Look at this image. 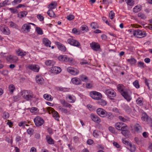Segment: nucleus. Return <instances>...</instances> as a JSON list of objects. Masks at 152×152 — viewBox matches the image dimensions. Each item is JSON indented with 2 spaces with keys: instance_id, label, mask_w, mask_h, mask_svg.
<instances>
[{
  "instance_id": "f257e3e1",
  "label": "nucleus",
  "mask_w": 152,
  "mask_h": 152,
  "mask_svg": "<svg viewBox=\"0 0 152 152\" xmlns=\"http://www.w3.org/2000/svg\"><path fill=\"white\" fill-rule=\"evenodd\" d=\"M21 95L24 99L27 101L31 100L34 96L31 91L28 90L23 91L21 92Z\"/></svg>"
},
{
  "instance_id": "f03ea898",
  "label": "nucleus",
  "mask_w": 152,
  "mask_h": 152,
  "mask_svg": "<svg viewBox=\"0 0 152 152\" xmlns=\"http://www.w3.org/2000/svg\"><path fill=\"white\" fill-rule=\"evenodd\" d=\"M89 95L93 99L97 100L101 99L102 97V95L100 93L94 91L90 92Z\"/></svg>"
},
{
  "instance_id": "7ed1b4c3",
  "label": "nucleus",
  "mask_w": 152,
  "mask_h": 152,
  "mask_svg": "<svg viewBox=\"0 0 152 152\" xmlns=\"http://www.w3.org/2000/svg\"><path fill=\"white\" fill-rule=\"evenodd\" d=\"M47 108L48 112L49 114L52 113L53 117L57 121H58L59 116L58 113L50 107H48Z\"/></svg>"
},
{
  "instance_id": "20e7f679",
  "label": "nucleus",
  "mask_w": 152,
  "mask_h": 152,
  "mask_svg": "<svg viewBox=\"0 0 152 152\" xmlns=\"http://www.w3.org/2000/svg\"><path fill=\"white\" fill-rule=\"evenodd\" d=\"M141 119L142 121H145L148 124H151L152 123V118L145 113H142Z\"/></svg>"
},
{
  "instance_id": "39448f33",
  "label": "nucleus",
  "mask_w": 152,
  "mask_h": 152,
  "mask_svg": "<svg viewBox=\"0 0 152 152\" xmlns=\"http://www.w3.org/2000/svg\"><path fill=\"white\" fill-rule=\"evenodd\" d=\"M35 124L36 126H39L42 125L44 123V120L39 116H37L34 119Z\"/></svg>"
},
{
  "instance_id": "423d86ee",
  "label": "nucleus",
  "mask_w": 152,
  "mask_h": 152,
  "mask_svg": "<svg viewBox=\"0 0 152 152\" xmlns=\"http://www.w3.org/2000/svg\"><path fill=\"white\" fill-rule=\"evenodd\" d=\"M133 34L134 36L139 38L144 37L146 35V34L144 31L140 30L134 31Z\"/></svg>"
},
{
  "instance_id": "0eeeda50",
  "label": "nucleus",
  "mask_w": 152,
  "mask_h": 152,
  "mask_svg": "<svg viewBox=\"0 0 152 152\" xmlns=\"http://www.w3.org/2000/svg\"><path fill=\"white\" fill-rule=\"evenodd\" d=\"M58 59L61 61L66 62H69L71 63L72 60V58H70L65 55H62L59 56L58 57Z\"/></svg>"
},
{
  "instance_id": "6e6552de",
  "label": "nucleus",
  "mask_w": 152,
  "mask_h": 152,
  "mask_svg": "<svg viewBox=\"0 0 152 152\" xmlns=\"http://www.w3.org/2000/svg\"><path fill=\"white\" fill-rule=\"evenodd\" d=\"M6 59L10 63H16L18 60L17 57L11 55L7 56Z\"/></svg>"
},
{
  "instance_id": "1a4fd4ad",
  "label": "nucleus",
  "mask_w": 152,
  "mask_h": 152,
  "mask_svg": "<svg viewBox=\"0 0 152 152\" xmlns=\"http://www.w3.org/2000/svg\"><path fill=\"white\" fill-rule=\"evenodd\" d=\"M67 42L70 45L75 46L79 47L80 45V43L78 41L73 39H68Z\"/></svg>"
},
{
  "instance_id": "9d476101",
  "label": "nucleus",
  "mask_w": 152,
  "mask_h": 152,
  "mask_svg": "<svg viewBox=\"0 0 152 152\" xmlns=\"http://www.w3.org/2000/svg\"><path fill=\"white\" fill-rule=\"evenodd\" d=\"M105 93L108 96L110 97H115L116 96V94L115 91L110 89H106Z\"/></svg>"
},
{
  "instance_id": "9b49d317",
  "label": "nucleus",
  "mask_w": 152,
  "mask_h": 152,
  "mask_svg": "<svg viewBox=\"0 0 152 152\" xmlns=\"http://www.w3.org/2000/svg\"><path fill=\"white\" fill-rule=\"evenodd\" d=\"M50 72L51 73L58 74L60 73L61 71V69L59 67H57L53 66L50 68Z\"/></svg>"
},
{
  "instance_id": "f8f14e48",
  "label": "nucleus",
  "mask_w": 152,
  "mask_h": 152,
  "mask_svg": "<svg viewBox=\"0 0 152 152\" xmlns=\"http://www.w3.org/2000/svg\"><path fill=\"white\" fill-rule=\"evenodd\" d=\"M67 70L69 73L74 75H77L79 73V71L78 70H77L76 69L74 68L71 67L67 68Z\"/></svg>"
},
{
  "instance_id": "ddd939ff",
  "label": "nucleus",
  "mask_w": 152,
  "mask_h": 152,
  "mask_svg": "<svg viewBox=\"0 0 152 152\" xmlns=\"http://www.w3.org/2000/svg\"><path fill=\"white\" fill-rule=\"evenodd\" d=\"M31 28L30 25L26 23L22 26L21 29L23 32L27 33L30 31Z\"/></svg>"
},
{
  "instance_id": "4468645a",
  "label": "nucleus",
  "mask_w": 152,
  "mask_h": 152,
  "mask_svg": "<svg viewBox=\"0 0 152 152\" xmlns=\"http://www.w3.org/2000/svg\"><path fill=\"white\" fill-rule=\"evenodd\" d=\"M107 111L101 108H98L96 110L97 114L100 116L102 117H105V113Z\"/></svg>"
},
{
  "instance_id": "2eb2a0df",
  "label": "nucleus",
  "mask_w": 152,
  "mask_h": 152,
  "mask_svg": "<svg viewBox=\"0 0 152 152\" xmlns=\"http://www.w3.org/2000/svg\"><path fill=\"white\" fill-rule=\"evenodd\" d=\"M90 45L92 49L96 51H98L100 48V46L98 43L94 42L91 43Z\"/></svg>"
},
{
  "instance_id": "dca6fc26",
  "label": "nucleus",
  "mask_w": 152,
  "mask_h": 152,
  "mask_svg": "<svg viewBox=\"0 0 152 152\" xmlns=\"http://www.w3.org/2000/svg\"><path fill=\"white\" fill-rule=\"evenodd\" d=\"M28 67L30 69L36 72H38L40 68L38 65H29Z\"/></svg>"
},
{
  "instance_id": "f3484780",
  "label": "nucleus",
  "mask_w": 152,
  "mask_h": 152,
  "mask_svg": "<svg viewBox=\"0 0 152 152\" xmlns=\"http://www.w3.org/2000/svg\"><path fill=\"white\" fill-rule=\"evenodd\" d=\"M121 94L125 99L128 101H130L132 99L130 95L127 91H124V92H122Z\"/></svg>"
},
{
  "instance_id": "a211bd4d",
  "label": "nucleus",
  "mask_w": 152,
  "mask_h": 152,
  "mask_svg": "<svg viewBox=\"0 0 152 152\" xmlns=\"http://www.w3.org/2000/svg\"><path fill=\"white\" fill-rule=\"evenodd\" d=\"M55 44L57 46L59 50L63 52L66 51V48L64 45L58 42H56Z\"/></svg>"
},
{
  "instance_id": "6ab92c4d",
  "label": "nucleus",
  "mask_w": 152,
  "mask_h": 152,
  "mask_svg": "<svg viewBox=\"0 0 152 152\" xmlns=\"http://www.w3.org/2000/svg\"><path fill=\"white\" fill-rule=\"evenodd\" d=\"M91 117L92 120L96 123H99L101 122L100 118L97 116L93 114H91Z\"/></svg>"
},
{
  "instance_id": "aec40b11",
  "label": "nucleus",
  "mask_w": 152,
  "mask_h": 152,
  "mask_svg": "<svg viewBox=\"0 0 152 152\" xmlns=\"http://www.w3.org/2000/svg\"><path fill=\"white\" fill-rule=\"evenodd\" d=\"M71 80L72 83L75 85L80 84L81 83L80 80L78 78H73Z\"/></svg>"
},
{
  "instance_id": "412c9836",
  "label": "nucleus",
  "mask_w": 152,
  "mask_h": 152,
  "mask_svg": "<svg viewBox=\"0 0 152 152\" xmlns=\"http://www.w3.org/2000/svg\"><path fill=\"white\" fill-rule=\"evenodd\" d=\"M1 30L4 34L8 35L10 34V31L7 27L2 28H1Z\"/></svg>"
},
{
  "instance_id": "4be33fe9",
  "label": "nucleus",
  "mask_w": 152,
  "mask_h": 152,
  "mask_svg": "<svg viewBox=\"0 0 152 152\" xmlns=\"http://www.w3.org/2000/svg\"><path fill=\"white\" fill-rule=\"evenodd\" d=\"M57 3L56 2H52L50 4L48 5V7L49 8V10H52L57 7Z\"/></svg>"
},
{
  "instance_id": "5701e85b",
  "label": "nucleus",
  "mask_w": 152,
  "mask_h": 152,
  "mask_svg": "<svg viewBox=\"0 0 152 152\" xmlns=\"http://www.w3.org/2000/svg\"><path fill=\"white\" fill-rule=\"evenodd\" d=\"M45 63L46 65L49 66H53L55 64V61L51 60H47L45 62Z\"/></svg>"
},
{
  "instance_id": "b1692460",
  "label": "nucleus",
  "mask_w": 152,
  "mask_h": 152,
  "mask_svg": "<svg viewBox=\"0 0 152 152\" xmlns=\"http://www.w3.org/2000/svg\"><path fill=\"white\" fill-rule=\"evenodd\" d=\"M142 130V127L139 124H137L134 125V130L137 132H140Z\"/></svg>"
},
{
  "instance_id": "393cba45",
  "label": "nucleus",
  "mask_w": 152,
  "mask_h": 152,
  "mask_svg": "<svg viewBox=\"0 0 152 152\" xmlns=\"http://www.w3.org/2000/svg\"><path fill=\"white\" fill-rule=\"evenodd\" d=\"M43 44L45 45L46 46H49V47H50V42L46 38H44L43 39Z\"/></svg>"
},
{
  "instance_id": "a878e982",
  "label": "nucleus",
  "mask_w": 152,
  "mask_h": 152,
  "mask_svg": "<svg viewBox=\"0 0 152 152\" xmlns=\"http://www.w3.org/2000/svg\"><path fill=\"white\" fill-rule=\"evenodd\" d=\"M27 14L28 12L26 11H22L18 14V17L21 18L26 17Z\"/></svg>"
},
{
  "instance_id": "bb28decb",
  "label": "nucleus",
  "mask_w": 152,
  "mask_h": 152,
  "mask_svg": "<svg viewBox=\"0 0 152 152\" xmlns=\"http://www.w3.org/2000/svg\"><path fill=\"white\" fill-rule=\"evenodd\" d=\"M124 123H117L115 125V127L117 129L120 130L122 126L124 125Z\"/></svg>"
},
{
  "instance_id": "cd10ccee",
  "label": "nucleus",
  "mask_w": 152,
  "mask_h": 152,
  "mask_svg": "<svg viewBox=\"0 0 152 152\" xmlns=\"http://www.w3.org/2000/svg\"><path fill=\"white\" fill-rule=\"evenodd\" d=\"M36 80L38 84H42L43 83V79L41 76H37Z\"/></svg>"
},
{
  "instance_id": "c85d7f7f",
  "label": "nucleus",
  "mask_w": 152,
  "mask_h": 152,
  "mask_svg": "<svg viewBox=\"0 0 152 152\" xmlns=\"http://www.w3.org/2000/svg\"><path fill=\"white\" fill-rule=\"evenodd\" d=\"M58 109L62 113H66L67 114H69L70 113V112L68 111L67 110L61 107L60 106L58 107Z\"/></svg>"
},
{
  "instance_id": "c756f323",
  "label": "nucleus",
  "mask_w": 152,
  "mask_h": 152,
  "mask_svg": "<svg viewBox=\"0 0 152 152\" xmlns=\"http://www.w3.org/2000/svg\"><path fill=\"white\" fill-rule=\"evenodd\" d=\"M46 139L47 142L49 144H53L54 142L53 139L49 136H47Z\"/></svg>"
},
{
  "instance_id": "7c9ffc66",
  "label": "nucleus",
  "mask_w": 152,
  "mask_h": 152,
  "mask_svg": "<svg viewBox=\"0 0 152 152\" xmlns=\"http://www.w3.org/2000/svg\"><path fill=\"white\" fill-rule=\"evenodd\" d=\"M43 97L44 99L47 100L51 101L53 99L52 96L48 94H45L43 95Z\"/></svg>"
},
{
  "instance_id": "2f4dec72",
  "label": "nucleus",
  "mask_w": 152,
  "mask_h": 152,
  "mask_svg": "<svg viewBox=\"0 0 152 152\" xmlns=\"http://www.w3.org/2000/svg\"><path fill=\"white\" fill-rule=\"evenodd\" d=\"M16 53L18 56H22L26 55L27 54L26 52L20 50H18L16 51Z\"/></svg>"
},
{
  "instance_id": "473e14b6",
  "label": "nucleus",
  "mask_w": 152,
  "mask_h": 152,
  "mask_svg": "<svg viewBox=\"0 0 152 152\" xmlns=\"http://www.w3.org/2000/svg\"><path fill=\"white\" fill-rule=\"evenodd\" d=\"M113 115L111 113L106 112L105 113V117H107L108 119H111L113 118Z\"/></svg>"
},
{
  "instance_id": "72a5a7b5",
  "label": "nucleus",
  "mask_w": 152,
  "mask_h": 152,
  "mask_svg": "<svg viewBox=\"0 0 152 152\" xmlns=\"http://www.w3.org/2000/svg\"><path fill=\"white\" fill-rule=\"evenodd\" d=\"M117 88L119 92L121 94V93L124 92V86L122 84H118L117 86Z\"/></svg>"
},
{
  "instance_id": "f704fd0d",
  "label": "nucleus",
  "mask_w": 152,
  "mask_h": 152,
  "mask_svg": "<svg viewBox=\"0 0 152 152\" xmlns=\"http://www.w3.org/2000/svg\"><path fill=\"white\" fill-rule=\"evenodd\" d=\"M141 10V7L140 5H137L133 8V11L134 12L137 13L140 11Z\"/></svg>"
},
{
  "instance_id": "c9c22d12",
  "label": "nucleus",
  "mask_w": 152,
  "mask_h": 152,
  "mask_svg": "<svg viewBox=\"0 0 152 152\" xmlns=\"http://www.w3.org/2000/svg\"><path fill=\"white\" fill-rule=\"evenodd\" d=\"M47 14L50 17H54L55 16V14L52 10H49L47 12Z\"/></svg>"
},
{
  "instance_id": "e433bc0d",
  "label": "nucleus",
  "mask_w": 152,
  "mask_h": 152,
  "mask_svg": "<svg viewBox=\"0 0 152 152\" xmlns=\"http://www.w3.org/2000/svg\"><path fill=\"white\" fill-rule=\"evenodd\" d=\"M98 103L102 106H104L106 105V102L103 99H100V100L98 102Z\"/></svg>"
},
{
  "instance_id": "4c0bfd02",
  "label": "nucleus",
  "mask_w": 152,
  "mask_h": 152,
  "mask_svg": "<svg viewBox=\"0 0 152 152\" xmlns=\"http://www.w3.org/2000/svg\"><path fill=\"white\" fill-rule=\"evenodd\" d=\"M36 31L39 34L42 35L43 34L42 30L39 27H37L36 28Z\"/></svg>"
},
{
  "instance_id": "58836bf2",
  "label": "nucleus",
  "mask_w": 152,
  "mask_h": 152,
  "mask_svg": "<svg viewBox=\"0 0 152 152\" xmlns=\"http://www.w3.org/2000/svg\"><path fill=\"white\" fill-rule=\"evenodd\" d=\"M127 61L131 64H134L136 62V60L135 59L132 58H131L130 59H128Z\"/></svg>"
},
{
  "instance_id": "ea45409f",
  "label": "nucleus",
  "mask_w": 152,
  "mask_h": 152,
  "mask_svg": "<svg viewBox=\"0 0 152 152\" xmlns=\"http://www.w3.org/2000/svg\"><path fill=\"white\" fill-rule=\"evenodd\" d=\"M9 23L10 26L12 28H16L18 27L17 25L13 22H10Z\"/></svg>"
},
{
  "instance_id": "a19ab883",
  "label": "nucleus",
  "mask_w": 152,
  "mask_h": 152,
  "mask_svg": "<svg viewBox=\"0 0 152 152\" xmlns=\"http://www.w3.org/2000/svg\"><path fill=\"white\" fill-rule=\"evenodd\" d=\"M80 80L86 82L88 80V78L86 76L82 75L80 76Z\"/></svg>"
},
{
  "instance_id": "79ce46f5",
  "label": "nucleus",
  "mask_w": 152,
  "mask_h": 152,
  "mask_svg": "<svg viewBox=\"0 0 152 152\" xmlns=\"http://www.w3.org/2000/svg\"><path fill=\"white\" fill-rule=\"evenodd\" d=\"M91 26L92 29H96L98 28V26H97V23L94 22L92 23L91 24Z\"/></svg>"
},
{
  "instance_id": "37998d69",
  "label": "nucleus",
  "mask_w": 152,
  "mask_h": 152,
  "mask_svg": "<svg viewBox=\"0 0 152 152\" xmlns=\"http://www.w3.org/2000/svg\"><path fill=\"white\" fill-rule=\"evenodd\" d=\"M30 111L31 113H33L34 114L38 112L37 109L35 107H32L30 109Z\"/></svg>"
},
{
  "instance_id": "c03bdc74",
  "label": "nucleus",
  "mask_w": 152,
  "mask_h": 152,
  "mask_svg": "<svg viewBox=\"0 0 152 152\" xmlns=\"http://www.w3.org/2000/svg\"><path fill=\"white\" fill-rule=\"evenodd\" d=\"M9 115L8 113L4 112L3 113V117L4 119H6L9 118Z\"/></svg>"
},
{
  "instance_id": "a18cd8bd",
  "label": "nucleus",
  "mask_w": 152,
  "mask_h": 152,
  "mask_svg": "<svg viewBox=\"0 0 152 152\" xmlns=\"http://www.w3.org/2000/svg\"><path fill=\"white\" fill-rule=\"evenodd\" d=\"M81 29L83 31H88V28L87 26L85 25H83L81 27Z\"/></svg>"
},
{
  "instance_id": "49530a36",
  "label": "nucleus",
  "mask_w": 152,
  "mask_h": 152,
  "mask_svg": "<svg viewBox=\"0 0 152 152\" xmlns=\"http://www.w3.org/2000/svg\"><path fill=\"white\" fill-rule=\"evenodd\" d=\"M130 148V151L132 152H134L136 150V147L134 145H132V144H130L129 146Z\"/></svg>"
},
{
  "instance_id": "de8ad7c7",
  "label": "nucleus",
  "mask_w": 152,
  "mask_h": 152,
  "mask_svg": "<svg viewBox=\"0 0 152 152\" xmlns=\"http://www.w3.org/2000/svg\"><path fill=\"white\" fill-rule=\"evenodd\" d=\"M122 141L123 143L126 145L129 146L130 144H131V143L129 142V141L126 140L125 138H123L122 139Z\"/></svg>"
},
{
  "instance_id": "09e8293b",
  "label": "nucleus",
  "mask_w": 152,
  "mask_h": 152,
  "mask_svg": "<svg viewBox=\"0 0 152 152\" xmlns=\"http://www.w3.org/2000/svg\"><path fill=\"white\" fill-rule=\"evenodd\" d=\"M138 16L143 19H144L146 18V17L145 15L141 12H140L138 13Z\"/></svg>"
},
{
  "instance_id": "8fccbe9b",
  "label": "nucleus",
  "mask_w": 152,
  "mask_h": 152,
  "mask_svg": "<svg viewBox=\"0 0 152 152\" xmlns=\"http://www.w3.org/2000/svg\"><path fill=\"white\" fill-rule=\"evenodd\" d=\"M133 84L134 86L137 88L140 87V85L139 84L138 81L137 80H136L133 83Z\"/></svg>"
},
{
  "instance_id": "3c124183",
  "label": "nucleus",
  "mask_w": 152,
  "mask_h": 152,
  "mask_svg": "<svg viewBox=\"0 0 152 152\" xmlns=\"http://www.w3.org/2000/svg\"><path fill=\"white\" fill-rule=\"evenodd\" d=\"M127 4L129 5L132 6L134 5L133 0H125Z\"/></svg>"
},
{
  "instance_id": "603ef678",
  "label": "nucleus",
  "mask_w": 152,
  "mask_h": 152,
  "mask_svg": "<svg viewBox=\"0 0 152 152\" xmlns=\"http://www.w3.org/2000/svg\"><path fill=\"white\" fill-rule=\"evenodd\" d=\"M9 89L10 92L12 93L14 90L15 89V88L14 86L13 85H10L9 86Z\"/></svg>"
},
{
  "instance_id": "864d4df0",
  "label": "nucleus",
  "mask_w": 152,
  "mask_h": 152,
  "mask_svg": "<svg viewBox=\"0 0 152 152\" xmlns=\"http://www.w3.org/2000/svg\"><path fill=\"white\" fill-rule=\"evenodd\" d=\"M109 17L111 19H113L115 16V13L113 11H111L109 13Z\"/></svg>"
},
{
  "instance_id": "5fc2aeb1",
  "label": "nucleus",
  "mask_w": 152,
  "mask_h": 152,
  "mask_svg": "<svg viewBox=\"0 0 152 152\" xmlns=\"http://www.w3.org/2000/svg\"><path fill=\"white\" fill-rule=\"evenodd\" d=\"M68 98L69 99V102L70 103H73L75 102V100L74 98L70 95H68Z\"/></svg>"
},
{
  "instance_id": "6e6d98bb",
  "label": "nucleus",
  "mask_w": 152,
  "mask_h": 152,
  "mask_svg": "<svg viewBox=\"0 0 152 152\" xmlns=\"http://www.w3.org/2000/svg\"><path fill=\"white\" fill-rule=\"evenodd\" d=\"M74 16L72 15H70L67 16L66 18L69 20H71L74 19Z\"/></svg>"
},
{
  "instance_id": "4d7b16f0",
  "label": "nucleus",
  "mask_w": 152,
  "mask_h": 152,
  "mask_svg": "<svg viewBox=\"0 0 152 152\" xmlns=\"http://www.w3.org/2000/svg\"><path fill=\"white\" fill-rule=\"evenodd\" d=\"M129 131L128 130L121 131V133L124 136H128Z\"/></svg>"
},
{
  "instance_id": "13d9d810",
  "label": "nucleus",
  "mask_w": 152,
  "mask_h": 152,
  "mask_svg": "<svg viewBox=\"0 0 152 152\" xmlns=\"http://www.w3.org/2000/svg\"><path fill=\"white\" fill-rule=\"evenodd\" d=\"M136 102L137 104L140 105H141L143 104L142 100L139 98H138L136 100Z\"/></svg>"
},
{
  "instance_id": "bf43d9fd",
  "label": "nucleus",
  "mask_w": 152,
  "mask_h": 152,
  "mask_svg": "<svg viewBox=\"0 0 152 152\" xmlns=\"http://www.w3.org/2000/svg\"><path fill=\"white\" fill-rule=\"evenodd\" d=\"M128 130V127L127 125L124 124V125L122 126V128H121L120 131H123L127 130Z\"/></svg>"
},
{
  "instance_id": "052dcab7",
  "label": "nucleus",
  "mask_w": 152,
  "mask_h": 152,
  "mask_svg": "<svg viewBox=\"0 0 152 152\" xmlns=\"http://www.w3.org/2000/svg\"><path fill=\"white\" fill-rule=\"evenodd\" d=\"M144 63L142 61H139L138 63V66L141 68H144Z\"/></svg>"
},
{
  "instance_id": "680f3d73",
  "label": "nucleus",
  "mask_w": 152,
  "mask_h": 152,
  "mask_svg": "<svg viewBox=\"0 0 152 152\" xmlns=\"http://www.w3.org/2000/svg\"><path fill=\"white\" fill-rule=\"evenodd\" d=\"M22 0H14L12 2V4L13 6H15L16 4L20 2Z\"/></svg>"
},
{
  "instance_id": "e2e57ef3",
  "label": "nucleus",
  "mask_w": 152,
  "mask_h": 152,
  "mask_svg": "<svg viewBox=\"0 0 152 152\" xmlns=\"http://www.w3.org/2000/svg\"><path fill=\"white\" fill-rule=\"evenodd\" d=\"M118 118L119 120L121 121H123L124 122H126L127 121V119L124 118V117H123L121 116H118Z\"/></svg>"
},
{
  "instance_id": "0e129e2a",
  "label": "nucleus",
  "mask_w": 152,
  "mask_h": 152,
  "mask_svg": "<svg viewBox=\"0 0 152 152\" xmlns=\"http://www.w3.org/2000/svg\"><path fill=\"white\" fill-rule=\"evenodd\" d=\"M37 18L40 21H42L44 20V17L40 14H38L37 15Z\"/></svg>"
},
{
  "instance_id": "69168bd1",
  "label": "nucleus",
  "mask_w": 152,
  "mask_h": 152,
  "mask_svg": "<svg viewBox=\"0 0 152 152\" xmlns=\"http://www.w3.org/2000/svg\"><path fill=\"white\" fill-rule=\"evenodd\" d=\"M8 2V0H5L3 1L2 3H0V6L1 7L5 6L7 5Z\"/></svg>"
},
{
  "instance_id": "338daca9",
  "label": "nucleus",
  "mask_w": 152,
  "mask_h": 152,
  "mask_svg": "<svg viewBox=\"0 0 152 152\" xmlns=\"http://www.w3.org/2000/svg\"><path fill=\"white\" fill-rule=\"evenodd\" d=\"M92 83H86V86L87 88H91L93 86Z\"/></svg>"
},
{
  "instance_id": "774afa93",
  "label": "nucleus",
  "mask_w": 152,
  "mask_h": 152,
  "mask_svg": "<svg viewBox=\"0 0 152 152\" xmlns=\"http://www.w3.org/2000/svg\"><path fill=\"white\" fill-rule=\"evenodd\" d=\"M109 130L113 133H114L115 132V129L112 126H109Z\"/></svg>"
}]
</instances>
